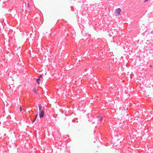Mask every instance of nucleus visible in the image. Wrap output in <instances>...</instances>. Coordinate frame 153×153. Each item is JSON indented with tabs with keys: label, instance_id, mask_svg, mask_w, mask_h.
<instances>
[{
	"label": "nucleus",
	"instance_id": "obj_1",
	"mask_svg": "<svg viewBox=\"0 0 153 153\" xmlns=\"http://www.w3.org/2000/svg\"><path fill=\"white\" fill-rule=\"evenodd\" d=\"M39 117L40 118H42L44 117L45 114L44 109L42 108L41 106H40L39 107Z\"/></svg>",
	"mask_w": 153,
	"mask_h": 153
},
{
	"label": "nucleus",
	"instance_id": "obj_2",
	"mask_svg": "<svg viewBox=\"0 0 153 153\" xmlns=\"http://www.w3.org/2000/svg\"><path fill=\"white\" fill-rule=\"evenodd\" d=\"M116 12L117 14L118 15H119L120 14V13L121 11V10L120 8H117L116 9Z\"/></svg>",
	"mask_w": 153,
	"mask_h": 153
},
{
	"label": "nucleus",
	"instance_id": "obj_3",
	"mask_svg": "<svg viewBox=\"0 0 153 153\" xmlns=\"http://www.w3.org/2000/svg\"><path fill=\"white\" fill-rule=\"evenodd\" d=\"M40 79L39 78H38L36 80V82L37 84H39L40 83Z\"/></svg>",
	"mask_w": 153,
	"mask_h": 153
},
{
	"label": "nucleus",
	"instance_id": "obj_4",
	"mask_svg": "<svg viewBox=\"0 0 153 153\" xmlns=\"http://www.w3.org/2000/svg\"><path fill=\"white\" fill-rule=\"evenodd\" d=\"M33 91L34 93H36V88H34L33 89Z\"/></svg>",
	"mask_w": 153,
	"mask_h": 153
},
{
	"label": "nucleus",
	"instance_id": "obj_5",
	"mask_svg": "<svg viewBox=\"0 0 153 153\" xmlns=\"http://www.w3.org/2000/svg\"><path fill=\"white\" fill-rule=\"evenodd\" d=\"M99 120L100 121L102 120H103L102 117H100V118L99 119Z\"/></svg>",
	"mask_w": 153,
	"mask_h": 153
},
{
	"label": "nucleus",
	"instance_id": "obj_6",
	"mask_svg": "<svg viewBox=\"0 0 153 153\" xmlns=\"http://www.w3.org/2000/svg\"><path fill=\"white\" fill-rule=\"evenodd\" d=\"M42 77V75H40L39 76V78L40 79V78H41Z\"/></svg>",
	"mask_w": 153,
	"mask_h": 153
},
{
	"label": "nucleus",
	"instance_id": "obj_7",
	"mask_svg": "<svg viewBox=\"0 0 153 153\" xmlns=\"http://www.w3.org/2000/svg\"><path fill=\"white\" fill-rule=\"evenodd\" d=\"M37 116H38V114H36V116H35V119H36V118L37 117Z\"/></svg>",
	"mask_w": 153,
	"mask_h": 153
},
{
	"label": "nucleus",
	"instance_id": "obj_8",
	"mask_svg": "<svg viewBox=\"0 0 153 153\" xmlns=\"http://www.w3.org/2000/svg\"><path fill=\"white\" fill-rule=\"evenodd\" d=\"M20 111H22V108L21 107H20Z\"/></svg>",
	"mask_w": 153,
	"mask_h": 153
},
{
	"label": "nucleus",
	"instance_id": "obj_9",
	"mask_svg": "<svg viewBox=\"0 0 153 153\" xmlns=\"http://www.w3.org/2000/svg\"><path fill=\"white\" fill-rule=\"evenodd\" d=\"M148 0H145L144 1V2H146Z\"/></svg>",
	"mask_w": 153,
	"mask_h": 153
},
{
	"label": "nucleus",
	"instance_id": "obj_10",
	"mask_svg": "<svg viewBox=\"0 0 153 153\" xmlns=\"http://www.w3.org/2000/svg\"><path fill=\"white\" fill-rule=\"evenodd\" d=\"M151 33H152V34H153V31H152L151 32Z\"/></svg>",
	"mask_w": 153,
	"mask_h": 153
},
{
	"label": "nucleus",
	"instance_id": "obj_11",
	"mask_svg": "<svg viewBox=\"0 0 153 153\" xmlns=\"http://www.w3.org/2000/svg\"><path fill=\"white\" fill-rule=\"evenodd\" d=\"M149 67L150 68H152V65H150L149 66Z\"/></svg>",
	"mask_w": 153,
	"mask_h": 153
},
{
	"label": "nucleus",
	"instance_id": "obj_12",
	"mask_svg": "<svg viewBox=\"0 0 153 153\" xmlns=\"http://www.w3.org/2000/svg\"><path fill=\"white\" fill-rule=\"evenodd\" d=\"M34 121L35 120H33V121H32V123H33Z\"/></svg>",
	"mask_w": 153,
	"mask_h": 153
}]
</instances>
